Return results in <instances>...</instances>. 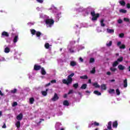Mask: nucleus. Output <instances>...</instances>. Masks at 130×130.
I'll use <instances>...</instances> for the list:
<instances>
[{"label": "nucleus", "mask_w": 130, "mask_h": 130, "mask_svg": "<svg viewBox=\"0 0 130 130\" xmlns=\"http://www.w3.org/2000/svg\"><path fill=\"white\" fill-rule=\"evenodd\" d=\"M118 23L119 24H121V23H122V20L121 19L118 20Z\"/></svg>", "instance_id": "nucleus-59"}, {"label": "nucleus", "mask_w": 130, "mask_h": 130, "mask_svg": "<svg viewBox=\"0 0 130 130\" xmlns=\"http://www.w3.org/2000/svg\"><path fill=\"white\" fill-rule=\"evenodd\" d=\"M18 105V103L16 102H14L12 104L13 107H15V106H17Z\"/></svg>", "instance_id": "nucleus-50"}, {"label": "nucleus", "mask_w": 130, "mask_h": 130, "mask_svg": "<svg viewBox=\"0 0 130 130\" xmlns=\"http://www.w3.org/2000/svg\"><path fill=\"white\" fill-rule=\"evenodd\" d=\"M84 48H85V47H84V46H79V48L78 49V51H79V50H81V49H84Z\"/></svg>", "instance_id": "nucleus-53"}, {"label": "nucleus", "mask_w": 130, "mask_h": 130, "mask_svg": "<svg viewBox=\"0 0 130 130\" xmlns=\"http://www.w3.org/2000/svg\"><path fill=\"white\" fill-rule=\"evenodd\" d=\"M110 71H111L112 72H115L116 71V68L114 67H111L110 68Z\"/></svg>", "instance_id": "nucleus-46"}, {"label": "nucleus", "mask_w": 130, "mask_h": 130, "mask_svg": "<svg viewBox=\"0 0 130 130\" xmlns=\"http://www.w3.org/2000/svg\"><path fill=\"white\" fill-rule=\"evenodd\" d=\"M51 84H54V83H56V80H51Z\"/></svg>", "instance_id": "nucleus-56"}, {"label": "nucleus", "mask_w": 130, "mask_h": 130, "mask_svg": "<svg viewBox=\"0 0 130 130\" xmlns=\"http://www.w3.org/2000/svg\"><path fill=\"white\" fill-rule=\"evenodd\" d=\"M63 105H64L65 106H69V101H64L63 103Z\"/></svg>", "instance_id": "nucleus-34"}, {"label": "nucleus", "mask_w": 130, "mask_h": 130, "mask_svg": "<svg viewBox=\"0 0 130 130\" xmlns=\"http://www.w3.org/2000/svg\"><path fill=\"white\" fill-rule=\"evenodd\" d=\"M16 118L17 120H22V119H23V114H19L17 116Z\"/></svg>", "instance_id": "nucleus-13"}, {"label": "nucleus", "mask_w": 130, "mask_h": 130, "mask_svg": "<svg viewBox=\"0 0 130 130\" xmlns=\"http://www.w3.org/2000/svg\"><path fill=\"white\" fill-rule=\"evenodd\" d=\"M48 11L51 13H53L54 14L55 17L57 21H58L60 18H61V12L58 11L57 8L54 7L53 5H51V7L48 8Z\"/></svg>", "instance_id": "nucleus-2"}, {"label": "nucleus", "mask_w": 130, "mask_h": 130, "mask_svg": "<svg viewBox=\"0 0 130 130\" xmlns=\"http://www.w3.org/2000/svg\"><path fill=\"white\" fill-rule=\"evenodd\" d=\"M93 93L94 94H95V95H98V96H100V95H101V92L97 90L94 91Z\"/></svg>", "instance_id": "nucleus-35"}, {"label": "nucleus", "mask_w": 130, "mask_h": 130, "mask_svg": "<svg viewBox=\"0 0 130 130\" xmlns=\"http://www.w3.org/2000/svg\"><path fill=\"white\" fill-rule=\"evenodd\" d=\"M120 13H122L123 14H125L126 13V10L125 9H120Z\"/></svg>", "instance_id": "nucleus-37"}, {"label": "nucleus", "mask_w": 130, "mask_h": 130, "mask_svg": "<svg viewBox=\"0 0 130 130\" xmlns=\"http://www.w3.org/2000/svg\"><path fill=\"white\" fill-rule=\"evenodd\" d=\"M74 75L75 74L72 73L68 76V78L67 80H62V83H63V84H66L67 85H70V84H71L73 81V79L72 78V77H74Z\"/></svg>", "instance_id": "nucleus-4"}, {"label": "nucleus", "mask_w": 130, "mask_h": 130, "mask_svg": "<svg viewBox=\"0 0 130 130\" xmlns=\"http://www.w3.org/2000/svg\"><path fill=\"white\" fill-rule=\"evenodd\" d=\"M82 23H80V22H78L77 23H76L74 28V29H80V28H82Z\"/></svg>", "instance_id": "nucleus-10"}, {"label": "nucleus", "mask_w": 130, "mask_h": 130, "mask_svg": "<svg viewBox=\"0 0 130 130\" xmlns=\"http://www.w3.org/2000/svg\"><path fill=\"white\" fill-rule=\"evenodd\" d=\"M45 47L46 49H50L51 48V45L48 43H46L45 44Z\"/></svg>", "instance_id": "nucleus-14"}, {"label": "nucleus", "mask_w": 130, "mask_h": 130, "mask_svg": "<svg viewBox=\"0 0 130 130\" xmlns=\"http://www.w3.org/2000/svg\"><path fill=\"white\" fill-rule=\"evenodd\" d=\"M11 51V48H10V45L7 46V45L4 46V52L5 53H9Z\"/></svg>", "instance_id": "nucleus-8"}, {"label": "nucleus", "mask_w": 130, "mask_h": 130, "mask_svg": "<svg viewBox=\"0 0 130 130\" xmlns=\"http://www.w3.org/2000/svg\"><path fill=\"white\" fill-rule=\"evenodd\" d=\"M123 87L124 88H126V87H127V79H125L123 81Z\"/></svg>", "instance_id": "nucleus-21"}, {"label": "nucleus", "mask_w": 130, "mask_h": 130, "mask_svg": "<svg viewBox=\"0 0 130 130\" xmlns=\"http://www.w3.org/2000/svg\"><path fill=\"white\" fill-rule=\"evenodd\" d=\"M2 36H6V37H9V34L6 31H4L2 34Z\"/></svg>", "instance_id": "nucleus-29"}, {"label": "nucleus", "mask_w": 130, "mask_h": 130, "mask_svg": "<svg viewBox=\"0 0 130 130\" xmlns=\"http://www.w3.org/2000/svg\"><path fill=\"white\" fill-rule=\"evenodd\" d=\"M115 92V90H114V89H110L108 90V92L109 93V94H114Z\"/></svg>", "instance_id": "nucleus-26"}, {"label": "nucleus", "mask_w": 130, "mask_h": 130, "mask_svg": "<svg viewBox=\"0 0 130 130\" xmlns=\"http://www.w3.org/2000/svg\"><path fill=\"white\" fill-rule=\"evenodd\" d=\"M119 48H120V49H124V48H125V45H121V46H119Z\"/></svg>", "instance_id": "nucleus-47"}, {"label": "nucleus", "mask_w": 130, "mask_h": 130, "mask_svg": "<svg viewBox=\"0 0 130 130\" xmlns=\"http://www.w3.org/2000/svg\"><path fill=\"white\" fill-rule=\"evenodd\" d=\"M41 74L43 76L45 75V74H46V71H45V69H44V68H41Z\"/></svg>", "instance_id": "nucleus-17"}, {"label": "nucleus", "mask_w": 130, "mask_h": 130, "mask_svg": "<svg viewBox=\"0 0 130 130\" xmlns=\"http://www.w3.org/2000/svg\"><path fill=\"white\" fill-rule=\"evenodd\" d=\"M85 92L86 93V95H87L88 96H89V95H90V94L91 93V91H89V90H86Z\"/></svg>", "instance_id": "nucleus-52"}, {"label": "nucleus", "mask_w": 130, "mask_h": 130, "mask_svg": "<svg viewBox=\"0 0 130 130\" xmlns=\"http://www.w3.org/2000/svg\"><path fill=\"white\" fill-rule=\"evenodd\" d=\"M34 101H35L34 98H30L29 99V103H30V104H33V103H34Z\"/></svg>", "instance_id": "nucleus-23"}, {"label": "nucleus", "mask_w": 130, "mask_h": 130, "mask_svg": "<svg viewBox=\"0 0 130 130\" xmlns=\"http://www.w3.org/2000/svg\"><path fill=\"white\" fill-rule=\"evenodd\" d=\"M61 125V123L59 122H57L55 124V127L56 130H59V126Z\"/></svg>", "instance_id": "nucleus-15"}, {"label": "nucleus", "mask_w": 130, "mask_h": 130, "mask_svg": "<svg viewBox=\"0 0 130 130\" xmlns=\"http://www.w3.org/2000/svg\"><path fill=\"white\" fill-rule=\"evenodd\" d=\"M59 98L58 97V95H57V94L55 93L54 96L52 99V101H56L57 100H58Z\"/></svg>", "instance_id": "nucleus-11"}, {"label": "nucleus", "mask_w": 130, "mask_h": 130, "mask_svg": "<svg viewBox=\"0 0 130 130\" xmlns=\"http://www.w3.org/2000/svg\"><path fill=\"white\" fill-rule=\"evenodd\" d=\"M41 69V66L38 65H35L34 66V70L35 71H39V69Z\"/></svg>", "instance_id": "nucleus-18"}, {"label": "nucleus", "mask_w": 130, "mask_h": 130, "mask_svg": "<svg viewBox=\"0 0 130 130\" xmlns=\"http://www.w3.org/2000/svg\"><path fill=\"white\" fill-rule=\"evenodd\" d=\"M95 61V59L94 58H90L89 60V63H92V62H94Z\"/></svg>", "instance_id": "nucleus-40"}, {"label": "nucleus", "mask_w": 130, "mask_h": 130, "mask_svg": "<svg viewBox=\"0 0 130 130\" xmlns=\"http://www.w3.org/2000/svg\"><path fill=\"white\" fill-rule=\"evenodd\" d=\"M73 92H74V91L73 90H70L69 91V92H68V95H69V94H72L73 93Z\"/></svg>", "instance_id": "nucleus-61"}, {"label": "nucleus", "mask_w": 130, "mask_h": 130, "mask_svg": "<svg viewBox=\"0 0 130 130\" xmlns=\"http://www.w3.org/2000/svg\"><path fill=\"white\" fill-rule=\"evenodd\" d=\"M92 85L95 88H100V85H99L97 82L93 83Z\"/></svg>", "instance_id": "nucleus-32"}, {"label": "nucleus", "mask_w": 130, "mask_h": 130, "mask_svg": "<svg viewBox=\"0 0 130 130\" xmlns=\"http://www.w3.org/2000/svg\"><path fill=\"white\" fill-rule=\"evenodd\" d=\"M0 60H1V61H5V58L2 57L0 58Z\"/></svg>", "instance_id": "nucleus-58"}, {"label": "nucleus", "mask_w": 130, "mask_h": 130, "mask_svg": "<svg viewBox=\"0 0 130 130\" xmlns=\"http://www.w3.org/2000/svg\"><path fill=\"white\" fill-rule=\"evenodd\" d=\"M112 45V41H110L107 43V46H111Z\"/></svg>", "instance_id": "nucleus-45"}, {"label": "nucleus", "mask_w": 130, "mask_h": 130, "mask_svg": "<svg viewBox=\"0 0 130 130\" xmlns=\"http://www.w3.org/2000/svg\"><path fill=\"white\" fill-rule=\"evenodd\" d=\"M40 18L41 19H43L44 21L45 22L47 27H50L53 26L54 24V20L53 19L50 18L49 17L42 13L40 14Z\"/></svg>", "instance_id": "nucleus-1"}, {"label": "nucleus", "mask_w": 130, "mask_h": 130, "mask_svg": "<svg viewBox=\"0 0 130 130\" xmlns=\"http://www.w3.org/2000/svg\"><path fill=\"white\" fill-rule=\"evenodd\" d=\"M78 86H79V84L78 83H75L73 85V87L74 88H75L76 89H77V88H78Z\"/></svg>", "instance_id": "nucleus-48"}, {"label": "nucleus", "mask_w": 130, "mask_h": 130, "mask_svg": "<svg viewBox=\"0 0 130 130\" xmlns=\"http://www.w3.org/2000/svg\"><path fill=\"white\" fill-rule=\"evenodd\" d=\"M122 60H123V57L121 56L119 58L117 59L116 61H117V62H121V61H122Z\"/></svg>", "instance_id": "nucleus-27"}, {"label": "nucleus", "mask_w": 130, "mask_h": 130, "mask_svg": "<svg viewBox=\"0 0 130 130\" xmlns=\"http://www.w3.org/2000/svg\"><path fill=\"white\" fill-rule=\"evenodd\" d=\"M80 79H88V76H87V75H84L82 76H80Z\"/></svg>", "instance_id": "nucleus-42"}, {"label": "nucleus", "mask_w": 130, "mask_h": 130, "mask_svg": "<svg viewBox=\"0 0 130 130\" xmlns=\"http://www.w3.org/2000/svg\"><path fill=\"white\" fill-rule=\"evenodd\" d=\"M15 125L17 127V128H19L20 126H21V122L19 121H18L16 122Z\"/></svg>", "instance_id": "nucleus-24"}, {"label": "nucleus", "mask_w": 130, "mask_h": 130, "mask_svg": "<svg viewBox=\"0 0 130 130\" xmlns=\"http://www.w3.org/2000/svg\"><path fill=\"white\" fill-rule=\"evenodd\" d=\"M102 90H106V85L105 84H102L101 85Z\"/></svg>", "instance_id": "nucleus-39"}, {"label": "nucleus", "mask_w": 130, "mask_h": 130, "mask_svg": "<svg viewBox=\"0 0 130 130\" xmlns=\"http://www.w3.org/2000/svg\"><path fill=\"white\" fill-rule=\"evenodd\" d=\"M112 124V122L111 121H110L108 122V125H107L108 129L111 130Z\"/></svg>", "instance_id": "nucleus-19"}, {"label": "nucleus", "mask_w": 130, "mask_h": 130, "mask_svg": "<svg viewBox=\"0 0 130 130\" xmlns=\"http://www.w3.org/2000/svg\"><path fill=\"white\" fill-rule=\"evenodd\" d=\"M97 32L98 33H100V32H102V29H101V27H98L96 29Z\"/></svg>", "instance_id": "nucleus-43"}, {"label": "nucleus", "mask_w": 130, "mask_h": 130, "mask_svg": "<svg viewBox=\"0 0 130 130\" xmlns=\"http://www.w3.org/2000/svg\"><path fill=\"white\" fill-rule=\"evenodd\" d=\"M119 4L121 5V6H125V2H124L123 1H119Z\"/></svg>", "instance_id": "nucleus-38"}, {"label": "nucleus", "mask_w": 130, "mask_h": 130, "mask_svg": "<svg viewBox=\"0 0 130 130\" xmlns=\"http://www.w3.org/2000/svg\"><path fill=\"white\" fill-rule=\"evenodd\" d=\"M16 92H17V89H14L12 90H11V93H16Z\"/></svg>", "instance_id": "nucleus-55"}, {"label": "nucleus", "mask_w": 130, "mask_h": 130, "mask_svg": "<svg viewBox=\"0 0 130 130\" xmlns=\"http://www.w3.org/2000/svg\"><path fill=\"white\" fill-rule=\"evenodd\" d=\"M118 68L120 71H123L125 69V67L122 66V64H119L118 66Z\"/></svg>", "instance_id": "nucleus-16"}, {"label": "nucleus", "mask_w": 130, "mask_h": 130, "mask_svg": "<svg viewBox=\"0 0 130 130\" xmlns=\"http://www.w3.org/2000/svg\"><path fill=\"white\" fill-rule=\"evenodd\" d=\"M31 34L32 35H36L38 39H40V36H41V32L39 31H36L35 29H30Z\"/></svg>", "instance_id": "nucleus-5"}, {"label": "nucleus", "mask_w": 130, "mask_h": 130, "mask_svg": "<svg viewBox=\"0 0 130 130\" xmlns=\"http://www.w3.org/2000/svg\"><path fill=\"white\" fill-rule=\"evenodd\" d=\"M100 23H101V25L102 26V27H104V26H105V24H104V19H102L101 20Z\"/></svg>", "instance_id": "nucleus-31"}, {"label": "nucleus", "mask_w": 130, "mask_h": 130, "mask_svg": "<svg viewBox=\"0 0 130 130\" xmlns=\"http://www.w3.org/2000/svg\"><path fill=\"white\" fill-rule=\"evenodd\" d=\"M70 66L71 67H75V66H77V62L75 61H72L70 63Z\"/></svg>", "instance_id": "nucleus-25"}, {"label": "nucleus", "mask_w": 130, "mask_h": 130, "mask_svg": "<svg viewBox=\"0 0 130 130\" xmlns=\"http://www.w3.org/2000/svg\"><path fill=\"white\" fill-rule=\"evenodd\" d=\"M117 125H118L117 121H115L113 122V127H115V128H116V127H117Z\"/></svg>", "instance_id": "nucleus-28"}, {"label": "nucleus", "mask_w": 130, "mask_h": 130, "mask_svg": "<svg viewBox=\"0 0 130 130\" xmlns=\"http://www.w3.org/2000/svg\"><path fill=\"white\" fill-rule=\"evenodd\" d=\"M95 67L92 69V71H90L91 74H95V73L96 72V70H95Z\"/></svg>", "instance_id": "nucleus-44"}, {"label": "nucleus", "mask_w": 130, "mask_h": 130, "mask_svg": "<svg viewBox=\"0 0 130 130\" xmlns=\"http://www.w3.org/2000/svg\"><path fill=\"white\" fill-rule=\"evenodd\" d=\"M86 88H87V84H84L81 86L80 89H82V90H85Z\"/></svg>", "instance_id": "nucleus-33"}, {"label": "nucleus", "mask_w": 130, "mask_h": 130, "mask_svg": "<svg viewBox=\"0 0 130 130\" xmlns=\"http://www.w3.org/2000/svg\"><path fill=\"white\" fill-rule=\"evenodd\" d=\"M47 91H48V89H47L45 91H42V94L43 96H46L47 95Z\"/></svg>", "instance_id": "nucleus-30"}, {"label": "nucleus", "mask_w": 130, "mask_h": 130, "mask_svg": "<svg viewBox=\"0 0 130 130\" xmlns=\"http://www.w3.org/2000/svg\"><path fill=\"white\" fill-rule=\"evenodd\" d=\"M44 0H37V2L38 3H39L40 4H43Z\"/></svg>", "instance_id": "nucleus-51"}, {"label": "nucleus", "mask_w": 130, "mask_h": 130, "mask_svg": "<svg viewBox=\"0 0 130 130\" xmlns=\"http://www.w3.org/2000/svg\"><path fill=\"white\" fill-rule=\"evenodd\" d=\"M18 40H19V36L16 35L13 39V43L16 44L18 42Z\"/></svg>", "instance_id": "nucleus-12"}, {"label": "nucleus", "mask_w": 130, "mask_h": 130, "mask_svg": "<svg viewBox=\"0 0 130 130\" xmlns=\"http://www.w3.org/2000/svg\"><path fill=\"white\" fill-rule=\"evenodd\" d=\"M28 25H29V26H32V25H34L35 23L34 22H28Z\"/></svg>", "instance_id": "nucleus-54"}, {"label": "nucleus", "mask_w": 130, "mask_h": 130, "mask_svg": "<svg viewBox=\"0 0 130 130\" xmlns=\"http://www.w3.org/2000/svg\"><path fill=\"white\" fill-rule=\"evenodd\" d=\"M14 55V59H19V58L20 57V56H21V53L18 52V51H15Z\"/></svg>", "instance_id": "nucleus-9"}, {"label": "nucleus", "mask_w": 130, "mask_h": 130, "mask_svg": "<svg viewBox=\"0 0 130 130\" xmlns=\"http://www.w3.org/2000/svg\"><path fill=\"white\" fill-rule=\"evenodd\" d=\"M44 120V119H40L39 122H37L38 124L41 123V121Z\"/></svg>", "instance_id": "nucleus-63"}, {"label": "nucleus", "mask_w": 130, "mask_h": 130, "mask_svg": "<svg viewBox=\"0 0 130 130\" xmlns=\"http://www.w3.org/2000/svg\"><path fill=\"white\" fill-rule=\"evenodd\" d=\"M126 7L128 9H130V4H127L126 5Z\"/></svg>", "instance_id": "nucleus-64"}, {"label": "nucleus", "mask_w": 130, "mask_h": 130, "mask_svg": "<svg viewBox=\"0 0 130 130\" xmlns=\"http://www.w3.org/2000/svg\"><path fill=\"white\" fill-rule=\"evenodd\" d=\"M90 14L92 17L91 19L92 21H97V19L99 17V14H95V12L94 11L91 12Z\"/></svg>", "instance_id": "nucleus-6"}, {"label": "nucleus", "mask_w": 130, "mask_h": 130, "mask_svg": "<svg viewBox=\"0 0 130 130\" xmlns=\"http://www.w3.org/2000/svg\"><path fill=\"white\" fill-rule=\"evenodd\" d=\"M94 126H99V123L96 121H92L88 125V127L89 128L91 127H94Z\"/></svg>", "instance_id": "nucleus-7"}, {"label": "nucleus", "mask_w": 130, "mask_h": 130, "mask_svg": "<svg viewBox=\"0 0 130 130\" xmlns=\"http://www.w3.org/2000/svg\"><path fill=\"white\" fill-rule=\"evenodd\" d=\"M123 36H124V35L123 34H120L119 35V37H120V38H122V37H123Z\"/></svg>", "instance_id": "nucleus-60"}, {"label": "nucleus", "mask_w": 130, "mask_h": 130, "mask_svg": "<svg viewBox=\"0 0 130 130\" xmlns=\"http://www.w3.org/2000/svg\"><path fill=\"white\" fill-rule=\"evenodd\" d=\"M118 63H119L118 62H117V61H115V62H114L113 63V67H117V66L118 64Z\"/></svg>", "instance_id": "nucleus-36"}, {"label": "nucleus", "mask_w": 130, "mask_h": 130, "mask_svg": "<svg viewBox=\"0 0 130 130\" xmlns=\"http://www.w3.org/2000/svg\"><path fill=\"white\" fill-rule=\"evenodd\" d=\"M124 21H125V22H129V19H128V18H124Z\"/></svg>", "instance_id": "nucleus-62"}, {"label": "nucleus", "mask_w": 130, "mask_h": 130, "mask_svg": "<svg viewBox=\"0 0 130 130\" xmlns=\"http://www.w3.org/2000/svg\"><path fill=\"white\" fill-rule=\"evenodd\" d=\"M79 61L80 62H83V61H84V59H83L82 57H80L79 58Z\"/></svg>", "instance_id": "nucleus-57"}, {"label": "nucleus", "mask_w": 130, "mask_h": 130, "mask_svg": "<svg viewBox=\"0 0 130 130\" xmlns=\"http://www.w3.org/2000/svg\"><path fill=\"white\" fill-rule=\"evenodd\" d=\"M68 49H69L70 52H75V51H74V50L72 49V45H71V44L68 45Z\"/></svg>", "instance_id": "nucleus-20"}, {"label": "nucleus", "mask_w": 130, "mask_h": 130, "mask_svg": "<svg viewBox=\"0 0 130 130\" xmlns=\"http://www.w3.org/2000/svg\"><path fill=\"white\" fill-rule=\"evenodd\" d=\"M36 9L37 10V11H42V10H43V8H42V7H41V8H40V7H37V8H36Z\"/></svg>", "instance_id": "nucleus-49"}, {"label": "nucleus", "mask_w": 130, "mask_h": 130, "mask_svg": "<svg viewBox=\"0 0 130 130\" xmlns=\"http://www.w3.org/2000/svg\"><path fill=\"white\" fill-rule=\"evenodd\" d=\"M75 11L78 12H85L86 14H90V12L92 11V8L90 7H88L86 9L84 8L83 7H80L78 9H75Z\"/></svg>", "instance_id": "nucleus-3"}, {"label": "nucleus", "mask_w": 130, "mask_h": 130, "mask_svg": "<svg viewBox=\"0 0 130 130\" xmlns=\"http://www.w3.org/2000/svg\"><path fill=\"white\" fill-rule=\"evenodd\" d=\"M107 33H110V34H111L112 33H114V30L109 29V28H107Z\"/></svg>", "instance_id": "nucleus-22"}, {"label": "nucleus", "mask_w": 130, "mask_h": 130, "mask_svg": "<svg viewBox=\"0 0 130 130\" xmlns=\"http://www.w3.org/2000/svg\"><path fill=\"white\" fill-rule=\"evenodd\" d=\"M116 93L118 96H119V95H120V91H119V89H117L116 90Z\"/></svg>", "instance_id": "nucleus-41"}]
</instances>
